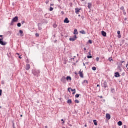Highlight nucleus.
<instances>
[{
    "label": "nucleus",
    "mask_w": 128,
    "mask_h": 128,
    "mask_svg": "<svg viewBox=\"0 0 128 128\" xmlns=\"http://www.w3.org/2000/svg\"><path fill=\"white\" fill-rule=\"evenodd\" d=\"M32 74H34V76L38 78V76H40V71L38 70H32Z\"/></svg>",
    "instance_id": "nucleus-1"
},
{
    "label": "nucleus",
    "mask_w": 128,
    "mask_h": 128,
    "mask_svg": "<svg viewBox=\"0 0 128 128\" xmlns=\"http://www.w3.org/2000/svg\"><path fill=\"white\" fill-rule=\"evenodd\" d=\"M18 22V17L16 16L12 20V21L10 23V26H14V22Z\"/></svg>",
    "instance_id": "nucleus-2"
},
{
    "label": "nucleus",
    "mask_w": 128,
    "mask_h": 128,
    "mask_svg": "<svg viewBox=\"0 0 128 128\" xmlns=\"http://www.w3.org/2000/svg\"><path fill=\"white\" fill-rule=\"evenodd\" d=\"M60 80L64 84H66V76H63L61 78Z\"/></svg>",
    "instance_id": "nucleus-3"
},
{
    "label": "nucleus",
    "mask_w": 128,
    "mask_h": 128,
    "mask_svg": "<svg viewBox=\"0 0 128 128\" xmlns=\"http://www.w3.org/2000/svg\"><path fill=\"white\" fill-rule=\"evenodd\" d=\"M102 88H104L105 90L108 88V82H106V81H105L102 84Z\"/></svg>",
    "instance_id": "nucleus-4"
},
{
    "label": "nucleus",
    "mask_w": 128,
    "mask_h": 128,
    "mask_svg": "<svg viewBox=\"0 0 128 128\" xmlns=\"http://www.w3.org/2000/svg\"><path fill=\"white\" fill-rule=\"evenodd\" d=\"M8 43L4 42V38H0V44L2 46H6Z\"/></svg>",
    "instance_id": "nucleus-5"
},
{
    "label": "nucleus",
    "mask_w": 128,
    "mask_h": 128,
    "mask_svg": "<svg viewBox=\"0 0 128 128\" xmlns=\"http://www.w3.org/2000/svg\"><path fill=\"white\" fill-rule=\"evenodd\" d=\"M82 10V8H76L75 9L76 14H80V10Z\"/></svg>",
    "instance_id": "nucleus-6"
},
{
    "label": "nucleus",
    "mask_w": 128,
    "mask_h": 128,
    "mask_svg": "<svg viewBox=\"0 0 128 128\" xmlns=\"http://www.w3.org/2000/svg\"><path fill=\"white\" fill-rule=\"evenodd\" d=\"M78 38V37L76 36H74V38H70V42H75V40H76V39Z\"/></svg>",
    "instance_id": "nucleus-7"
},
{
    "label": "nucleus",
    "mask_w": 128,
    "mask_h": 128,
    "mask_svg": "<svg viewBox=\"0 0 128 128\" xmlns=\"http://www.w3.org/2000/svg\"><path fill=\"white\" fill-rule=\"evenodd\" d=\"M121 64V66L122 68H124L126 66V61H122L120 62Z\"/></svg>",
    "instance_id": "nucleus-8"
},
{
    "label": "nucleus",
    "mask_w": 128,
    "mask_h": 128,
    "mask_svg": "<svg viewBox=\"0 0 128 128\" xmlns=\"http://www.w3.org/2000/svg\"><path fill=\"white\" fill-rule=\"evenodd\" d=\"M115 78H120V75L118 72H116L114 74Z\"/></svg>",
    "instance_id": "nucleus-9"
},
{
    "label": "nucleus",
    "mask_w": 128,
    "mask_h": 128,
    "mask_svg": "<svg viewBox=\"0 0 128 128\" xmlns=\"http://www.w3.org/2000/svg\"><path fill=\"white\" fill-rule=\"evenodd\" d=\"M26 70H30V65L28 64H26Z\"/></svg>",
    "instance_id": "nucleus-10"
},
{
    "label": "nucleus",
    "mask_w": 128,
    "mask_h": 128,
    "mask_svg": "<svg viewBox=\"0 0 128 128\" xmlns=\"http://www.w3.org/2000/svg\"><path fill=\"white\" fill-rule=\"evenodd\" d=\"M78 74H80V76L81 78H84V73L82 72H79Z\"/></svg>",
    "instance_id": "nucleus-11"
},
{
    "label": "nucleus",
    "mask_w": 128,
    "mask_h": 128,
    "mask_svg": "<svg viewBox=\"0 0 128 128\" xmlns=\"http://www.w3.org/2000/svg\"><path fill=\"white\" fill-rule=\"evenodd\" d=\"M106 120H110V118H111L110 114H106Z\"/></svg>",
    "instance_id": "nucleus-12"
},
{
    "label": "nucleus",
    "mask_w": 128,
    "mask_h": 128,
    "mask_svg": "<svg viewBox=\"0 0 128 128\" xmlns=\"http://www.w3.org/2000/svg\"><path fill=\"white\" fill-rule=\"evenodd\" d=\"M102 34L104 36V38H106V32L104 31L102 32Z\"/></svg>",
    "instance_id": "nucleus-13"
},
{
    "label": "nucleus",
    "mask_w": 128,
    "mask_h": 128,
    "mask_svg": "<svg viewBox=\"0 0 128 128\" xmlns=\"http://www.w3.org/2000/svg\"><path fill=\"white\" fill-rule=\"evenodd\" d=\"M66 80H67L68 82H72V77L68 76L66 78Z\"/></svg>",
    "instance_id": "nucleus-14"
},
{
    "label": "nucleus",
    "mask_w": 128,
    "mask_h": 128,
    "mask_svg": "<svg viewBox=\"0 0 128 128\" xmlns=\"http://www.w3.org/2000/svg\"><path fill=\"white\" fill-rule=\"evenodd\" d=\"M64 24H70V20H68V18H66L64 20Z\"/></svg>",
    "instance_id": "nucleus-15"
},
{
    "label": "nucleus",
    "mask_w": 128,
    "mask_h": 128,
    "mask_svg": "<svg viewBox=\"0 0 128 128\" xmlns=\"http://www.w3.org/2000/svg\"><path fill=\"white\" fill-rule=\"evenodd\" d=\"M92 6V3H88V8H89V10H91Z\"/></svg>",
    "instance_id": "nucleus-16"
},
{
    "label": "nucleus",
    "mask_w": 128,
    "mask_h": 128,
    "mask_svg": "<svg viewBox=\"0 0 128 128\" xmlns=\"http://www.w3.org/2000/svg\"><path fill=\"white\" fill-rule=\"evenodd\" d=\"M20 34V36H24V31L20 30L19 31Z\"/></svg>",
    "instance_id": "nucleus-17"
},
{
    "label": "nucleus",
    "mask_w": 128,
    "mask_h": 128,
    "mask_svg": "<svg viewBox=\"0 0 128 128\" xmlns=\"http://www.w3.org/2000/svg\"><path fill=\"white\" fill-rule=\"evenodd\" d=\"M74 34H75V36H76V34H78V30L76 29L74 30Z\"/></svg>",
    "instance_id": "nucleus-18"
},
{
    "label": "nucleus",
    "mask_w": 128,
    "mask_h": 128,
    "mask_svg": "<svg viewBox=\"0 0 128 128\" xmlns=\"http://www.w3.org/2000/svg\"><path fill=\"white\" fill-rule=\"evenodd\" d=\"M118 126H122V121L118 122Z\"/></svg>",
    "instance_id": "nucleus-19"
},
{
    "label": "nucleus",
    "mask_w": 128,
    "mask_h": 128,
    "mask_svg": "<svg viewBox=\"0 0 128 128\" xmlns=\"http://www.w3.org/2000/svg\"><path fill=\"white\" fill-rule=\"evenodd\" d=\"M70 90H71L72 92H76V89L72 90V88H68V92H70Z\"/></svg>",
    "instance_id": "nucleus-20"
},
{
    "label": "nucleus",
    "mask_w": 128,
    "mask_h": 128,
    "mask_svg": "<svg viewBox=\"0 0 128 128\" xmlns=\"http://www.w3.org/2000/svg\"><path fill=\"white\" fill-rule=\"evenodd\" d=\"M80 34H86V31L82 30L80 32Z\"/></svg>",
    "instance_id": "nucleus-21"
},
{
    "label": "nucleus",
    "mask_w": 128,
    "mask_h": 128,
    "mask_svg": "<svg viewBox=\"0 0 128 128\" xmlns=\"http://www.w3.org/2000/svg\"><path fill=\"white\" fill-rule=\"evenodd\" d=\"M68 104H72V100H68Z\"/></svg>",
    "instance_id": "nucleus-22"
},
{
    "label": "nucleus",
    "mask_w": 128,
    "mask_h": 128,
    "mask_svg": "<svg viewBox=\"0 0 128 128\" xmlns=\"http://www.w3.org/2000/svg\"><path fill=\"white\" fill-rule=\"evenodd\" d=\"M94 126H98V121H96V120H94Z\"/></svg>",
    "instance_id": "nucleus-23"
},
{
    "label": "nucleus",
    "mask_w": 128,
    "mask_h": 128,
    "mask_svg": "<svg viewBox=\"0 0 128 128\" xmlns=\"http://www.w3.org/2000/svg\"><path fill=\"white\" fill-rule=\"evenodd\" d=\"M118 70H120V72H122V68L120 66H118Z\"/></svg>",
    "instance_id": "nucleus-24"
},
{
    "label": "nucleus",
    "mask_w": 128,
    "mask_h": 128,
    "mask_svg": "<svg viewBox=\"0 0 128 128\" xmlns=\"http://www.w3.org/2000/svg\"><path fill=\"white\" fill-rule=\"evenodd\" d=\"M108 60H109V62H112V60H114L112 59V58H108Z\"/></svg>",
    "instance_id": "nucleus-25"
},
{
    "label": "nucleus",
    "mask_w": 128,
    "mask_h": 128,
    "mask_svg": "<svg viewBox=\"0 0 128 128\" xmlns=\"http://www.w3.org/2000/svg\"><path fill=\"white\" fill-rule=\"evenodd\" d=\"M120 10H122V12H124V10H124V6L121 7V8H120Z\"/></svg>",
    "instance_id": "nucleus-26"
},
{
    "label": "nucleus",
    "mask_w": 128,
    "mask_h": 128,
    "mask_svg": "<svg viewBox=\"0 0 128 128\" xmlns=\"http://www.w3.org/2000/svg\"><path fill=\"white\" fill-rule=\"evenodd\" d=\"M17 26H18V28H20V26H22V24L18 23Z\"/></svg>",
    "instance_id": "nucleus-27"
},
{
    "label": "nucleus",
    "mask_w": 128,
    "mask_h": 128,
    "mask_svg": "<svg viewBox=\"0 0 128 128\" xmlns=\"http://www.w3.org/2000/svg\"><path fill=\"white\" fill-rule=\"evenodd\" d=\"M80 95L77 94L76 95V98H80Z\"/></svg>",
    "instance_id": "nucleus-28"
},
{
    "label": "nucleus",
    "mask_w": 128,
    "mask_h": 128,
    "mask_svg": "<svg viewBox=\"0 0 128 128\" xmlns=\"http://www.w3.org/2000/svg\"><path fill=\"white\" fill-rule=\"evenodd\" d=\"M53 26L54 28H58V25H56V24H54Z\"/></svg>",
    "instance_id": "nucleus-29"
},
{
    "label": "nucleus",
    "mask_w": 128,
    "mask_h": 128,
    "mask_svg": "<svg viewBox=\"0 0 128 128\" xmlns=\"http://www.w3.org/2000/svg\"><path fill=\"white\" fill-rule=\"evenodd\" d=\"M92 70L96 71V68L92 67Z\"/></svg>",
    "instance_id": "nucleus-30"
},
{
    "label": "nucleus",
    "mask_w": 128,
    "mask_h": 128,
    "mask_svg": "<svg viewBox=\"0 0 128 128\" xmlns=\"http://www.w3.org/2000/svg\"><path fill=\"white\" fill-rule=\"evenodd\" d=\"M88 44H92V40H89Z\"/></svg>",
    "instance_id": "nucleus-31"
},
{
    "label": "nucleus",
    "mask_w": 128,
    "mask_h": 128,
    "mask_svg": "<svg viewBox=\"0 0 128 128\" xmlns=\"http://www.w3.org/2000/svg\"><path fill=\"white\" fill-rule=\"evenodd\" d=\"M123 13L124 16H126V10L123 11Z\"/></svg>",
    "instance_id": "nucleus-32"
},
{
    "label": "nucleus",
    "mask_w": 128,
    "mask_h": 128,
    "mask_svg": "<svg viewBox=\"0 0 128 128\" xmlns=\"http://www.w3.org/2000/svg\"><path fill=\"white\" fill-rule=\"evenodd\" d=\"M75 102L76 104H80V101L78 100H76Z\"/></svg>",
    "instance_id": "nucleus-33"
},
{
    "label": "nucleus",
    "mask_w": 128,
    "mask_h": 128,
    "mask_svg": "<svg viewBox=\"0 0 128 128\" xmlns=\"http://www.w3.org/2000/svg\"><path fill=\"white\" fill-rule=\"evenodd\" d=\"M36 38H39L40 37V34L37 33V34H36Z\"/></svg>",
    "instance_id": "nucleus-34"
},
{
    "label": "nucleus",
    "mask_w": 128,
    "mask_h": 128,
    "mask_svg": "<svg viewBox=\"0 0 128 128\" xmlns=\"http://www.w3.org/2000/svg\"><path fill=\"white\" fill-rule=\"evenodd\" d=\"M52 10H54V8L50 7V12H52Z\"/></svg>",
    "instance_id": "nucleus-35"
},
{
    "label": "nucleus",
    "mask_w": 128,
    "mask_h": 128,
    "mask_svg": "<svg viewBox=\"0 0 128 128\" xmlns=\"http://www.w3.org/2000/svg\"><path fill=\"white\" fill-rule=\"evenodd\" d=\"M26 64H30V60L27 59V60H26Z\"/></svg>",
    "instance_id": "nucleus-36"
},
{
    "label": "nucleus",
    "mask_w": 128,
    "mask_h": 128,
    "mask_svg": "<svg viewBox=\"0 0 128 128\" xmlns=\"http://www.w3.org/2000/svg\"><path fill=\"white\" fill-rule=\"evenodd\" d=\"M84 84H88V80H85L84 81Z\"/></svg>",
    "instance_id": "nucleus-37"
},
{
    "label": "nucleus",
    "mask_w": 128,
    "mask_h": 128,
    "mask_svg": "<svg viewBox=\"0 0 128 128\" xmlns=\"http://www.w3.org/2000/svg\"><path fill=\"white\" fill-rule=\"evenodd\" d=\"M96 62H100V58L98 57V58H96Z\"/></svg>",
    "instance_id": "nucleus-38"
},
{
    "label": "nucleus",
    "mask_w": 128,
    "mask_h": 128,
    "mask_svg": "<svg viewBox=\"0 0 128 128\" xmlns=\"http://www.w3.org/2000/svg\"><path fill=\"white\" fill-rule=\"evenodd\" d=\"M2 90H0V96H2Z\"/></svg>",
    "instance_id": "nucleus-39"
},
{
    "label": "nucleus",
    "mask_w": 128,
    "mask_h": 128,
    "mask_svg": "<svg viewBox=\"0 0 128 128\" xmlns=\"http://www.w3.org/2000/svg\"><path fill=\"white\" fill-rule=\"evenodd\" d=\"M88 58H92V56H88Z\"/></svg>",
    "instance_id": "nucleus-40"
},
{
    "label": "nucleus",
    "mask_w": 128,
    "mask_h": 128,
    "mask_svg": "<svg viewBox=\"0 0 128 128\" xmlns=\"http://www.w3.org/2000/svg\"><path fill=\"white\" fill-rule=\"evenodd\" d=\"M61 120H62V124H64V123L66 122H64V120L63 119H62Z\"/></svg>",
    "instance_id": "nucleus-41"
},
{
    "label": "nucleus",
    "mask_w": 128,
    "mask_h": 128,
    "mask_svg": "<svg viewBox=\"0 0 128 128\" xmlns=\"http://www.w3.org/2000/svg\"><path fill=\"white\" fill-rule=\"evenodd\" d=\"M111 91L112 92H114V88H112Z\"/></svg>",
    "instance_id": "nucleus-42"
},
{
    "label": "nucleus",
    "mask_w": 128,
    "mask_h": 128,
    "mask_svg": "<svg viewBox=\"0 0 128 128\" xmlns=\"http://www.w3.org/2000/svg\"><path fill=\"white\" fill-rule=\"evenodd\" d=\"M91 104H92V106H94V104H95L94 102H92Z\"/></svg>",
    "instance_id": "nucleus-43"
},
{
    "label": "nucleus",
    "mask_w": 128,
    "mask_h": 128,
    "mask_svg": "<svg viewBox=\"0 0 128 128\" xmlns=\"http://www.w3.org/2000/svg\"><path fill=\"white\" fill-rule=\"evenodd\" d=\"M118 38H122V35L120 34L118 35Z\"/></svg>",
    "instance_id": "nucleus-44"
},
{
    "label": "nucleus",
    "mask_w": 128,
    "mask_h": 128,
    "mask_svg": "<svg viewBox=\"0 0 128 128\" xmlns=\"http://www.w3.org/2000/svg\"><path fill=\"white\" fill-rule=\"evenodd\" d=\"M118 35L120 34V31H118Z\"/></svg>",
    "instance_id": "nucleus-45"
},
{
    "label": "nucleus",
    "mask_w": 128,
    "mask_h": 128,
    "mask_svg": "<svg viewBox=\"0 0 128 128\" xmlns=\"http://www.w3.org/2000/svg\"><path fill=\"white\" fill-rule=\"evenodd\" d=\"M25 23H26V22H25L24 21H22V24H25Z\"/></svg>",
    "instance_id": "nucleus-46"
},
{
    "label": "nucleus",
    "mask_w": 128,
    "mask_h": 128,
    "mask_svg": "<svg viewBox=\"0 0 128 128\" xmlns=\"http://www.w3.org/2000/svg\"><path fill=\"white\" fill-rule=\"evenodd\" d=\"M125 74H126V73H123V74H122V76H124Z\"/></svg>",
    "instance_id": "nucleus-47"
},
{
    "label": "nucleus",
    "mask_w": 128,
    "mask_h": 128,
    "mask_svg": "<svg viewBox=\"0 0 128 128\" xmlns=\"http://www.w3.org/2000/svg\"><path fill=\"white\" fill-rule=\"evenodd\" d=\"M99 87H100V84H98V85H97V88H99Z\"/></svg>",
    "instance_id": "nucleus-48"
},
{
    "label": "nucleus",
    "mask_w": 128,
    "mask_h": 128,
    "mask_svg": "<svg viewBox=\"0 0 128 128\" xmlns=\"http://www.w3.org/2000/svg\"><path fill=\"white\" fill-rule=\"evenodd\" d=\"M98 98H104V97H102V96H98Z\"/></svg>",
    "instance_id": "nucleus-49"
},
{
    "label": "nucleus",
    "mask_w": 128,
    "mask_h": 128,
    "mask_svg": "<svg viewBox=\"0 0 128 128\" xmlns=\"http://www.w3.org/2000/svg\"><path fill=\"white\" fill-rule=\"evenodd\" d=\"M61 14H64V12H61Z\"/></svg>",
    "instance_id": "nucleus-50"
},
{
    "label": "nucleus",
    "mask_w": 128,
    "mask_h": 128,
    "mask_svg": "<svg viewBox=\"0 0 128 128\" xmlns=\"http://www.w3.org/2000/svg\"><path fill=\"white\" fill-rule=\"evenodd\" d=\"M124 20H125V22H126V20H128V18H125Z\"/></svg>",
    "instance_id": "nucleus-51"
},
{
    "label": "nucleus",
    "mask_w": 128,
    "mask_h": 128,
    "mask_svg": "<svg viewBox=\"0 0 128 128\" xmlns=\"http://www.w3.org/2000/svg\"><path fill=\"white\" fill-rule=\"evenodd\" d=\"M75 74H76V76H78V73H76V72H75Z\"/></svg>",
    "instance_id": "nucleus-52"
},
{
    "label": "nucleus",
    "mask_w": 128,
    "mask_h": 128,
    "mask_svg": "<svg viewBox=\"0 0 128 128\" xmlns=\"http://www.w3.org/2000/svg\"><path fill=\"white\" fill-rule=\"evenodd\" d=\"M124 128H128V126H126L124 125Z\"/></svg>",
    "instance_id": "nucleus-53"
},
{
    "label": "nucleus",
    "mask_w": 128,
    "mask_h": 128,
    "mask_svg": "<svg viewBox=\"0 0 128 128\" xmlns=\"http://www.w3.org/2000/svg\"><path fill=\"white\" fill-rule=\"evenodd\" d=\"M76 92L74 91V92H73L72 94H76Z\"/></svg>",
    "instance_id": "nucleus-54"
},
{
    "label": "nucleus",
    "mask_w": 128,
    "mask_h": 128,
    "mask_svg": "<svg viewBox=\"0 0 128 128\" xmlns=\"http://www.w3.org/2000/svg\"><path fill=\"white\" fill-rule=\"evenodd\" d=\"M19 58H20V60H22V56H19Z\"/></svg>",
    "instance_id": "nucleus-55"
},
{
    "label": "nucleus",
    "mask_w": 128,
    "mask_h": 128,
    "mask_svg": "<svg viewBox=\"0 0 128 128\" xmlns=\"http://www.w3.org/2000/svg\"><path fill=\"white\" fill-rule=\"evenodd\" d=\"M54 4H51L50 6H54Z\"/></svg>",
    "instance_id": "nucleus-56"
},
{
    "label": "nucleus",
    "mask_w": 128,
    "mask_h": 128,
    "mask_svg": "<svg viewBox=\"0 0 128 128\" xmlns=\"http://www.w3.org/2000/svg\"><path fill=\"white\" fill-rule=\"evenodd\" d=\"M70 6H72V3H71V4H70Z\"/></svg>",
    "instance_id": "nucleus-57"
},
{
    "label": "nucleus",
    "mask_w": 128,
    "mask_h": 128,
    "mask_svg": "<svg viewBox=\"0 0 128 128\" xmlns=\"http://www.w3.org/2000/svg\"><path fill=\"white\" fill-rule=\"evenodd\" d=\"M84 126H85V128H88V125L85 124Z\"/></svg>",
    "instance_id": "nucleus-58"
},
{
    "label": "nucleus",
    "mask_w": 128,
    "mask_h": 128,
    "mask_svg": "<svg viewBox=\"0 0 128 128\" xmlns=\"http://www.w3.org/2000/svg\"><path fill=\"white\" fill-rule=\"evenodd\" d=\"M38 30H42V28H38Z\"/></svg>",
    "instance_id": "nucleus-59"
},
{
    "label": "nucleus",
    "mask_w": 128,
    "mask_h": 128,
    "mask_svg": "<svg viewBox=\"0 0 128 128\" xmlns=\"http://www.w3.org/2000/svg\"><path fill=\"white\" fill-rule=\"evenodd\" d=\"M3 37H4L3 36L0 35V38H3Z\"/></svg>",
    "instance_id": "nucleus-60"
},
{
    "label": "nucleus",
    "mask_w": 128,
    "mask_h": 128,
    "mask_svg": "<svg viewBox=\"0 0 128 128\" xmlns=\"http://www.w3.org/2000/svg\"><path fill=\"white\" fill-rule=\"evenodd\" d=\"M58 2H62V0H58Z\"/></svg>",
    "instance_id": "nucleus-61"
},
{
    "label": "nucleus",
    "mask_w": 128,
    "mask_h": 128,
    "mask_svg": "<svg viewBox=\"0 0 128 128\" xmlns=\"http://www.w3.org/2000/svg\"><path fill=\"white\" fill-rule=\"evenodd\" d=\"M48 2H49L48 1V2H46V4H48Z\"/></svg>",
    "instance_id": "nucleus-62"
},
{
    "label": "nucleus",
    "mask_w": 128,
    "mask_h": 128,
    "mask_svg": "<svg viewBox=\"0 0 128 128\" xmlns=\"http://www.w3.org/2000/svg\"><path fill=\"white\" fill-rule=\"evenodd\" d=\"M84 50H86V48H84Z\"/></svg>",
    "instance_id": "nucleus-63"
},
{
    "label": "nucleus",
    "mask_w": 128,
    "mask_h": 128,
    "mask_svg": "<svg viewBox=\"0 0 128 128\" xmlns=\"http://www.w3.org/2000/svg\"><path fill=\"white\" fill-rule=\"evenodd\" d=\"M45 128H48V126H46Z\"/></svg>",
    "instance_id": "nucleus-64"
}]
</instances>
